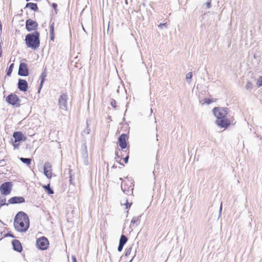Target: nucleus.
Returning a JSON list of instances; mask_svg holds the SVG:
<instances>
[{"mask_svg": "<svg viewBox=\"0 0 262 262\" xmlns=\"http://www.w3.org/2000/svg\"><path fill=\"white\" fill-rule=\"evenodd\" d=\"M119 149H116V150H115V159H121V157L123 156V155H121V156L119 155Z\"/></svg>", "mask_w": 262, "mask_h": 262, "instance_id": "nucleus-32", "label": "nucleus"}, {"mask_svg": "<svg viewBox=\"0 0 262 262\" xmlns=\"http://www.w3.org/2000/svg\"><path fill=\"white\" fill-rule=\"evenodd\" d=\"M132 203H129L128 202V200H126V203L125 204V208L126 209L129 208L132 205Z\"/></svg>", "mask_w": 262, "mask_h": 262, "instance_id": "nucleus-37", "label": "nucleus"}, {"mask_svg": "<svg viewBox=\"0 0 262 262\" xmlns=\"http://www.w3.org/2000/svg\"><path fill=\"white\" fill-rule=\"evenodd\" d=\"M192 77V72L188 73L186 76V80L187 82H188L189 83L190 82Z\"/></svg>", "mask_w": 262, "mask_h": 262, "instance_id": "nucleus-27", "label": "nucleus"}, {"mask_svg": "<svg viewBox=\"0 0 262 262\" xmlns=\"http://www.w3.org/2000/svg\"><path fill=\"white\" fill-rule=\"evenodd\" d=\"M72 169H69V178H70L69 181L71 184H74V183H73V175L72 174Z\"/></svg>", "mask_w": 262, "mask_h": 262, "instance_id": "nucleus-29", "label": "nucleus"}, {"mask_svg": "<svg viewBox=\"0 0 262 262\" xmlns=\"http://www.w3.org/2000/svg\"><path fill=\"white\" fill-rule=\"evenodd\" d=\"M5 237H11L12 238H14L15 237V236L12 234L10 232H7L5 235Z\"/></svg>", "mask_w": 262, "mask_h": 262, "instance_id": "nucleus-39", "label": "nucleus"}, {"mask_svg": "<svg viewBox=\"0 0 262 262\" xmlns=\"http://www.w3.org/2000/svg\"><path fill=\"white\" fill-rule=\"evenodd\" d=\"M6 101L9 104L15 107H19L20 106V99L14 93H11L6 98Z\"/></svg>", "mask_w": 262, "mask_h": 262, "instance_id": "nucleus-5", "label": "nucleus"}, {"mask_svg": "<svg viewBox=\"0 0 262 262\" xmlns=\"http://www.w3.org/2000/svg\"><path fill=\"white\" fill-rule=\"evenodd\" d=\"M159 28L161 29H163L164 27L167 28V24L166 23H161L158 25Z\"/></svg>", "mask_w": 262, "mask_h": 262, "instance_id": "nucleus-40", "label": "nucleus"}, {"mask_svg": "<svg viewBox=\"0 0 262 262\" xmlns=\"http://www.w3.org/2000/svg\"><path fill=\"white\" fill-rule=\"evenodd\" d=\"M52 6V7L54 8V9L55 10V11L56 12V9H57V4L53 3Z\"/></svg>", "mask_w": 262, "mask_h": 262, "instance_id": "nucleus-43", "label": "nucleus"}, {"mask_svg": "<svg viewBox=\"0 0 262 262\" xmlns=\"http://www.w3.org/2000/svg\"><path fill=\"white\" fill-rule=\"evenodd\" d=\"M12 245L13 246V249L14 251L21 252L23 250L22 245L18 239H13L12 241Z\"/></svg>", "mask_w": 262, "mask_h": 262, "instance_id": "nucleus-17", "label": "nucleus"}, {"mask_svg": "<svg viewBox=\"0 0 262 262\" xmlns=\"http://www.w3.org/2000/svg\"><path fill=\"white\" fill-rule=\"evenodd\" d=\"M206 8L209 9L211 7V0H208L205 4Z\"/></svg>", "mask_w": 262, "mask_h": 262, "instance_id": "nucleus-34", "label": "nucleus"}, {"mask_svg": "<svg viewBox=\"0 0 262 262\" xmlns=\"http://www.w3.org/2000/svg\"><path fill=\"white\" fill-rule=\"evenodd\" d=\"M29 74V71L27 64L21 62L19 66L18 75L20 76H27Z\"/></svg>", "mask_w": 262, "mask_h": 262, "instance_id": "nucleus-10", "label": "nucleus"}, {"mask_svg": "<svg viewBox=\"0 0 262 262\" xmlns=\"http://www.w3.org/2000/svg\"><path fill=\"white\" fill-rule=\"evenodd\" d=\"M116 104H117V102L116 101L114 100V99H112L111 102V105L112 107H113L114 108H116L117 105H116Z\"/></svg>", "mask_w": 262, "mask_h": 262, "instance_id": "nucleus-36", "label": "nucleus"}, {"mask_svg": "<svg viewBox=\"0 0 262 262\" xmlns=\"http://www.w3.org/2000/svg\"><path fill=\"white\" fill-rule=\"evenodd\" d=\"M54 35V31H50V36Z\"/></svg>", "mask_w": 262, "mask_h": 262, "instance_id": "nucleus-46", "label": "nucleus"}, {"mask_svg": "<svg viewBox=\"0 0 262 262\" xmlns=\"http://www.w3.org/2000/svg\"><path fill=\"white\" fill-rule=\"evenodd\" d=\"M133 258H132L130 260V261H129V262H132V260H133Z\"/></svg>", "mask_w": 262, "mask_h": 262, "instance_id": "nucleus-50", "label": "nucleus"}, {"mask_svg": "<svg viewBox=\"0 0 262 262\" xmlns=\"http://www.w3.org/2000/svg\"><path fill=\"white\" fill-rule=\"evenodd\" d=\"M52 166L50 163L48 162H45L43 165V173L44 174L48 179H51L52 176Z\"/></svg>", "mask_w": 262, "mask_h": 262, "instance_id": "nucleus-14", "label": "nucleus"}, {"mask_svg": "<svg viewBox=\"0 0 262 262\" xmlns=\"http://www.w3.org/2000/svg\"><path fill=\"white\" fill-rule=\"evenodd\" d=\"M13 137L15 140V142H19L21 141H24L26 140L27 137L19 131H16L13 133Z\"/></svg>", "mask_w": 262, "mask_h": 262, "instance_id": "nucleus-15", "label": "nucleus"}, {"mask_svg": "<svg viewBox=\"0 0 262 262\" xmlns=\"http://www.w3.org/2000/svg\"><path fill=\"white\" fill-rule=\"evenodd\" d=\"M17 88L21 92H26L28 89V82L25 79H19L17 83Z\"/></svg>", "mask_w": 262, "mask_h": 262, "instance_id": "nucleus-13", "label": "nucleus"}, {"mask_svg": "<svg viewBox=\"0 0 262 262\" xmlns=\"http://www.w3.org/2000/svg\"><path fill=\"white\" fill-rule=\"evenodd\" d=\"M8 202L10 204H21L25 202V199L23 196H15L10 198Z\"/></svg>", "mask_w": 262, "mask_h": 262, "instance_id": "nucleus-16", "label": "nucleus"}, {"mask_svg": "<svg viewBox=\"0 0 262 262\" xmlns=\"http://www.w3.org/2000/svg\"><path fill=\"white\" fill-rule=\"evenodd\" d=\"M43 187L49 194H53L54 193V190L51 188L50 184L43 186Z\"/></svg>", "mask_w": 262, "mask_h": 262, "instance_id": "nucleus-23", "label": "nucleus"}, {"mask_svg": "<svg viewBox=\"0 0 262 262\" xmlns=\"http://www.w3.org/2000/svg\"><path fill=\"white\" fill-rule=\"evenodd\" d=\"M141 215H139L137 216H134L131 220L130 228H135L140 223V219Z\"/></svg>", "mask_w": 262, "mask_h": 262, "instance_id": "nucleus-18", "label": "nucleus"}, {"mask_svg": "<svg viewBox=\"0 0 262 262\" xmlns=\"http://www.w3.org/2000/svg\"><path fill=\"white\" fill-rule=\"evenodd\" d=\"M216 124L221 128H227L231 124V121L226 117L223 119H216L215 121Z\"/></svg>", "mask_w": 262, "mask_h": 262, "instance_id": "nucleus-12", "label": "nucleus"}, {"mask_svg": "<svg viewBox=\"0 0 262 262\" xmlns=\"http://www.w3.org/2000/svg\"><path fill=\"white\" fill-rule=\"evenodd\" d=\"M91 129L89 127V121L87 120H86V127L84 129V130L82 133V135H83L84 134H89L90 133Z\"/></svg>", "mask_w": 262, "mask_h": 262, "instance_id": "nucleus-26", "label": "nucleus"}, {"mask_svg": "<svg viewBox=\"0 0 262 262\" xmlns=\"http://www.w3.org/2000/svg\"><path fill=\"white\" fill-rule=\"evenodd\" d=\"M72 262H77V259L75 256H72Z\"/></svg>", "mask_w": 262, "mask_h": 262, "instance_id": "nucleus-44", "label": "nucleus"}, {"mask_svg": "<svg viewBox=\"0 0 262 262\" xmlns=\"http://www.w3.org/2000/svg\"><path fill=\"white\" fill-rule=\"evenodd\" d=\"M128 138V137L126 134H122L118 138V143L119 145L121 148V149H124L127 148V140ZM129 148V147H128Z\"/></svg>", "mask_w": 262, "mask_h": 262, "instance_id": "nucleus-9", "label": "nucleus"}, {"mask_svg": "<svg viewBox=\"0 0 262 262\" xmlns=\"http://www.w3.org/2000/svg\"><path fill=\"white\" fill-rule=\"evenodd\" d=\"M119 164H120V165H124L122 163H120V162H119Z\"/></svg>", "mask_w": 262, "mask_h": 262, "instance_id": "nucleus-52", "label": "nucleus"}, {"mask_svg": "<svg viewBox=\"0 0 262 262\" xmlns=\"http://www.w3.org/2000/svg\"><path fill=\"white\" fill-rule=\"evenodd\" d=\"M127 237L125 235L122 234L119 239V244L124 246V245L127 243Z\"/></svg>", "mask_w": 262, "mask_h": 262, "instance_id": "nucleus-22", "label": "nucleus"}, {"mask_svg": "<svg viewBox=\"0 0 262 262\" xmlns=\"http://www.w3.org/2000/svg\"><path fill=\"white\" fill-rule=\"evenodd\" d=\"M123 247L124 246L119 244L118 247V251L119 252H121L122 250Z\"/></svg>", "mask_w": 262, "mask_h": 262, "instance_id": "nucleus-42", "label": "nucleus"}, {"mask_svg": "<svg viewBox=\"0 0 262 262\" xmlns=\"http://www.w3.org/2000/svg\"><path fill=\"white\" fill-rule=\"evenodd\" d=\"M40 34L38 31L29 33L25 37L26 46L33 50H36L40 45Z\"/></svg>", "mask_w": 262, "mask_h": 262, "instance_id": "nucleus-2", "label": "nucleus"}, {"mask_svg": "<svg viewBox=\"0 0 262 262\" xmlns=\"http://www.w3.org/2000/svg\"><path fill=\"white\" fill-rule=\"evenodd\" d=\"M50 31H54V23L52 21L50 23Z\"/></svg>", "mask_w": 262, "mask_h": 262, "instance_id": "nucleus-33", "label": "nucleus"}, {"mask_svg": "<svg viewBox=\"0 0 262 262\" xmlns=\"http://www.w3.org/2000/svg\"><path fill=\"white\" fill-rule=\"evenodd\" d=\"M150 113H152V108L150 109Z\"/></svg>", "mask_w": 262, "mask_h": 262, "instance_id": "nucleus-51", "label": "nucleus"}, {"mask_svg": "<svg viewBox=\"0 0 262 262\" xmlns=\"http://www.w3.org/2000/svg\"><path fill=\"white\" fill-rule=\"evenodd\" d=\"M2 54V51L0 50V55Z\"/></svg>", "mask_w": 262, "mask_h": 262, "instance_id": "nucleus-53", "label": "nucleus"}, {"mask_svg": "<svg viewBox=\"0 0 262 262\" xmlns=\"http://www.w3.org/2000/svg\"><path fill=\"white\" fill-rule=\"evenodd\" d=\"M256 84L258 87L262 86V76H260L258 79Z\"/></svg>", "mask_w": 262, "mask_h": 262, "instance_id": "nucleus-31", "label": "nucleus"}, {"mask_svg": "<svg viewBox=\"0 0 262 262\" xmlns=\"http://www.w3.org/2000/svg\"><path fill=\"white\" fill-rule=\"evenodd\" d=\"M125 152H127V156L123 159V161H124V162L125 163H127L128 161V159H129V148H127V149L124 151Z\"/></svg>", "mask_w": 262, "mask_h": 262, "instance_id": "nucleus-30", "label": "nucleus"}, {"mask_svg": "<svg viewBox=\"0 0 262 262\" xmlns=\"http://www.w3.org/2000/svg\"><path fill=\"white\" fill-rule=\"evenodd\" d=\"M13 146L14 149H18L19 146V142H15V140L13 143Z\"/></svg>", "mask_w": 262, "mask_h": 262, "instance_id": "nucleus-35", "label": "nucleus"}, {"mask_svg": "<svg viewBox=\"0 0 262 262\" xmlns=\"http://www.w3.org/2000/svg\"><path fill=\"white\" fill-rule=\"evenodd\" d=\"M13 185L12 182H4L0 186L1 193L5 196L10 194L12 190Z\"/></svg>", "mask_w": 262, "mask_h": 262, "instance_id": "nucleus-6", "label": "nucleus"}, {"mask_svg": "<svg viewBox=\"0 0 262 262\" xmlns=\"http://www.w3.org/2000/svg\"><path fill=\"white\" fill-rule=\"evenodd\" d=\"M50 39L51 40H54V35L50 36Z\"/></svg>", "mask_w": 262, "mask_h": 262, "instance_id": "nucleus-47", "label": "nucleus"}, {"mask_svg": "<svg viewBox=\"0 0 262 262\" xmlns=\"http://www.w3.org/2000/svg\"><path fill=\"white\" fill-rule=\"evenodd\" d=\"M134 181L133 180H127V182H122L121 185V189L123 191L124 193L127 195H133V190H134Z\"/></svg>", "mask_w": 262, "mask_h": 262, "instance_id": "nucleus-4", "label": "nucleus"}, {"mask_svg": "<svg viewBox=\"0 0 262 262\" xmlns=\"http://www.w3.org/2000/svg\"><path fill=\"white\" fill-rule=\"evenodd\" d=\"M37 247L41 250H45L49 247V242L45 236H41L37 239L36 242Z\"/></svg>", "mask_w": 262, "mask_h": 262, "instance_id": "nucleus-7", "label": "nucleus"}, {"mask_svg": "<svg viewBox=\"0 0 262 262\" xmlns=\"http://www.w3.org/2000/svg\"><path fill=\"white\" fill-rule=\"evenodd\" d=\"M68 96L66 94L62 93L59 96L58 103L60 109L68 110Z\"/></svg>", "mask_w": 262, "mask_h": 262, "instance_id": "nucleus-8", "label": "nucleus"}, {"mask_svg": "<svg viewBox=\"0 0 262 262\" xmlns=\"http://www.w3.org/2000/svg\"><path fill=\"white\" fill-rule=\"evenodd\" d=\"M229 108L227 107H215L212 110V113L216 119H223L227 117Z\"/></svg>", "mask_w": 262, "mask_h": 262, "instance_id": "nucleus-3", "label": "nucleus"}, {"mask_svg": "<svg viewBox=\"0 0 262 262\" xmlns=\"http://www.w3.org/2000/svg\"><path fill=\"white\" fill-rule=\"evenodd\" d=\"M132 251V247H130L126 250L125 255V256H127L129 255L130 254Z\"/></svg>", "mask_w": 262, "mask_h": 262, "instance_id": "nucleus-38", "label": "nucleus"}, {"mask_svg": "<svg viewBox=\"0 0 262 262\" xmlns=\"http://www.w3.org/2000/svg\"><path fill=\"white\" fill-rule=\"evenodd\" d=\"M29 219L23 211H19L15 215L14 226L16 230L20 232H26L29 227Z\"/></svg>", "mask_w": 262, "mask_h": 262, "instance_id": "nucleus-1", "label": "nucleus"}, {"mask_svg": "<svg viewBox=\"0 0 262 262\" xmlns=\"http://www.w3.org/2000/svg\"><path fill=\"white\" fill-rule=\"evenodd\" d=\"M47 73L44 72L42 73V74L40 76V78L41 79V81H40V83L39 85V87L38 90V93H39L40 92V90L42 87L43 83L45 81V78L47 77Z\"/></svg>", "mask_w": 262, "mask_h": 262, "instance_id": "nucleus-21", "label": "nucleus"}, {"mask_svg": "<svg viewBox=\"0 0 262 262\" xmlns=\"http://www.w3.org/2000/svg\"><path fill=\"white\" fill-rule=\"evenodd\" d=\"M126 4H127V0H125Z\"/></svg>", "mask_w": 262, "mask_h": 262, "instance_id": "nucleus-49", "label": "nucleus"}, {"mask_svg": "<svg viewBox=\"0 0 262 262\" xmlns=\"http://www.w3.org/2000/svg\"><path fill=\"white\" fill-rule=\"evenodd\" d=\"M205 102L207 103L208 104H209V103H210L211 101L209 99H208L207 101H206Z\"/></svg>", "mask_w": 262, "mask_h": 262, "instance_id": "nucleus-48", "label": "nucleus"}, {"mask_svg": "<svg viewBox=\"0 0 262 262\" xmlns=\"http://www.w3.org/2000/svg\"><path fill=\"white\" fill-rule=\"evenodd\" d=\"M5 164H6V163H5V161L4 159L0 160V165L1 166H4L5 165Z\"/></svg>", "mask_w": 262, "mask_h": 262, "instance_id": "nucleus-41", "label": "nucleus"}, {"mask_svg": "<svg viewBox=\"0 0 262 262\" xmlns=\"http://www.w3.org/2000/svg\"><path fill=\"white\" fill-rule=\"evenodd\" d=\"M82 159L83 161V163L85 165H89L90 162L88 157V153L86 150V147H84V150L83 151L82 155Z\"/></svg>", "mask_w": 262, "mask_h": 262, "instance_id": "nucleus-19", "label": "nucleus"}, {"mask_svg": "<svg viewBox=\"0 0 262 262\" xmlns=\"http://www.w3.org/2000/svg\"><path fill=\"white\" fill-rule=\"evenodd\" d=\"M29 8L31 10L35 12H37L38 10L37 5L36 3H28L26 5L25 8Z\"/></svg>", "mask_w": 262, "mask_h": 262, "instance_id": "nucleus-20", "label": "nucleus"}, {"mask_svg": "<svg viewBox=\"0 0 262 262\" xmlns=\"http://www.w3.org/2000/svg\"><path fill=\"white\" fill-rule=\"evenodd\" d=\"M38 26V23L31 19H28L26 21V29L29 32L36 30Z\"/></svg>", "mask_w": 262, "mask_h": 262, "instance_id": "nucleus-11", "label": "nucleus"}, {"mask_svg": "<svg viewBox=\"0 0 262 262\" xmlns=\"http://www.w3.org/2000/svg\"><path fill=\"white\" fill-rule=\"evenodd\" d=\"M14 65V63H11L9 66V68L7 69V71H6L7 75H8L9 76H11L12 71H13Z\"/></svg>", "mask_w": 262, "mask_h": 262, "instance_id": "nucleus-25", "label": "nucleus"}, {"mask_svg": "<svg viewBox=\"0 0 262 262\" xmlns=\"http://www.w3.org/2000/svg\"><path fill=\"white\" fill-rule=\"evenodd\" d=\"M19 160L23 163L26 164L27 165H29L31 163L32 159L31 158H19Z\"/></svg>", "mask_w": 262, "mask_h": 262, "instance_id": "nucleus-24", "label": "nucleus"}, {"mask_svg": "<svg viewBox=\"0 0 262 262\" xmlns=\"http://www.w3.org/2000/svg\"><path fill=\"white\" fill-rule=\"evenodd\" d=\"M222 210V203H221V205H220V210H219V214H220V215L221 214Z\"/></svg>", "mask_w": 262, "mask_h": 262, "instance_id": "nucleus-45", "label": "nucleus"}, {"mask_svg": "<svg viewBox=\"0 0 262 262\" xmlns=\"http://www.w3.org/2000/svg\"><path fill=\"white\" fill-rule=\"evenodd\" d=\"M253 85L252 83L249 81H248L246 84L245 88L248 90L251 91L253 89Z\"/></svg>", "mask_w": 262, "mask_h": 262, "instance_id": "nucleus-28", "label": "nucleus"}]
</instances>
